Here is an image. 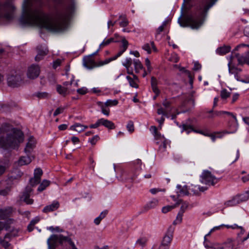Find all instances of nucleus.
I'll use <instances>...</instances> for the list:
<instances>
[{
  "label": "nucleus",
  "instance_id": "nucleus-27",
  "mask_svg": "<svg viewBox=\"0 0 249 249\" xmlns=\"http://www.w3.org/2000/svg\"><path fill=\"white\" fill-rule=\"evenodd\" d=\"M158 201L157 199H154L148 202L144 207V209L145 211L153 209L158 205Z\"/></svg>",
  "mask_w": 249,
  "mask_h": 249
},
{
  "label": "nucleus",
  "instance_id": "nucleus-53",
  "mask_svg": "<svg viewBox=\"0 0 249 249\" xmlns=\"http://www.w3.org/2000/svg\"><path fill=\"white\" fill-rule=\"evenodd\" d=\"M117 58H118V56H117V55H116L115 56H114L113 57L107 58V59H106V60H104L103 63H104V65L107 64L108 63H109L110 62H111V61L116 59Z\"/></svg>",
  "mask_w": 249,
  "mask_h": 249
},
{
  "label": "nucleus",
  "instance_id": "nucleus-63",
  "mask_svg": "<svg viewBox=\"0 0 249 249\" xmlns=\"http://www.w3.org/2000/svg\"><path fill=\"white\" fill-rule=\"evenodd\" d=\"M39 221V218L38 217H36L35 219L31 220L30 224L31 225L35 226L36 224Z\"/></svg>",
  "mask_w": 249,
  "mask_h": 249
},
{
  "label": "nucleus",
  "instance_id": "nucleus-6",
  "mask_svg": "<svg viewBox=\"0 0 249 249\" xmlns=\"http://www.w3.org/2000/svg\"><path fill=\"white\" fill-rule=\"evenodd\" d=\"M23 83V74L14 71L10 73L7 77V84L11 88H17Z\"/></svg>",
  "mask_w": 249,
  "mask_h": 249
},
{
  "label": "nucleus",
  "instance_id": "nucleus-47",
  "mask_svg": "<svg viewBox=\"0 0 249 249\" xmlns=\"http://www.w3.org/2000/svg\"><path fill=\"white\" fill-rule=\"evenodd\" d=\"M114 41V39L113 38H110L107 40H104L100 45V47H103L105 46H107L110 43Z\"/></svg>",
  "mask_w": 249,
  "mask_h": 249
},
{
  "label": "nucleus",
  "instance_id": "nucleus-48",
  "mask_svg": "<svg viewBox=\"0 0 249 249\" xmlns=\"http://www.w3.org/2000/svg\"><path fill=\"white\" fill-rule=\"evenodd\" d=\"M65 107H58L55 111H54L53 113V116H56L58 115L59 114H61L63 112L64 110H65Z\"/></svg>",
  "mask_w": 249,
  "mask_h": 249
},
{
  "label": "nucleus",
  "instance_id": "nucleus-8",
  "mask_svg": "<svg viewBox=\"0 0 249 249\" xmlns=\"http://www.w3.org/2000/svg\"><path fill=\"white\" fill-rule=\"evenodd\" d=\"M249 199V191L245 193L237 195L234 197L232 199L227 202L229 206H234L240 202L245 201Z\"/></svg>",
  "mask_w": 249,
  "mask_h": 249
},
{
  "label": "nucleus",
  "instance_id": "nucleus-45",
  "mask_svg": "<svg viewBox=\"0 0 249 249\" xmlns=\"http://www.w3.org/2000/svg\"><path fill=\"white\" fill-rule=\"evenodd\" d=\"M126 128L129 132L130 133L134 131V123L132 121H129L126 125Z\"/></svg>",
  "mask_w": 249,
  "mask_h": 249
},
{
  "label": "nucleus",
  "instance_id": "nucleus-34",
  "mask_svg": "<svg viewBox=\"0 0 249 249\" xmlns=\"http://www.w3.org/2000/svg\"><path fill=\"white\" fill-rule=\"evenodd\" d=\"M177 188L179 190V195L185 196L188 195L189 194V192L186 186L182 187L181 185H178L177 186Z\"/></svg>",
  "mask_w": 249,
  "mask_h": 249
},
{
  "label": "nucleus",
  "instance_id": "nucleus-16",
  "mask_svg": "<svg viewBox=\"0 0 249 249\" xmlns=\"http://www.w3.org/2000/svg\"><path fill=\"white\" fill-rule=\"evenodd\" d=\"M37 54L35 57L36 61H39L42 60L44 57L48 54V50L47 48L42 46H38L36 48Z\"/></svg>",
  "mask_w": 249,
  "mask_h": 249
},
{
  "label": "nucleus",
  "instance_id": "nucleus-1",
  "mask_svg": "<svg viewBox=\"0 0 249 249\" xmlns=\"http://www.w3.org/2000/svg\"><path fill=\"white\" fill-rule=\"evenodd\" d=\"M73 9L74 6L71 5L65 12L56 10L49 15L44 13L40 7H23L24 20L29 25L52 31H59L65 28L68 17Z\"/></svg>",
  "mask_w": 249,
  "mask_h": 249
},
{
  "label": "nucleus",
  "instance_id": "nucleus-39",
  "mask_svg": "<svg viewBox=\"0 0 249 249\" xmlns=\"http://www.w3.org/2000/svg\"><path fill=\"white\" fill-rule=\"evenodd\" d=\"M150 131L154 135L156 139H159L160 137V134L157 131V128L155 126H152L150 128Z\"/></svg>",
  "mask_w": 249,
  "mask_h": 249
},
{
  "label": "nucleus",
  "instance_id": "nucleus-46",
  "mask_svg": "<svg viewBox=\"0 0 249 249\" xmlns=\"http://www.w3.org/2000/svg\"><path fill=\"white\" fill-rule=\"evenodd\" d=\"M118 102L117 100H108L105 103L106 106H116L118 104Z\"/></svg>",
  "mask_w": 249,
  "mask_h": 249
},
{
  "label": "nucleus",
  "instance_id": "nucleus-49",
  "mask_svg": "<svg viewBox=\"0 0 249 249\" xmlns=\"http://www.w3.org/2000/svg\"><path fill=\"white\" fill-rule=\"evenodd\" d=\"M142 48L143 50H144L145 51H146L147 53L148 54L151 53V48H150V44L149 43H145V44H144L142 46Z\"/></svg>",
  "mask_w": 249,
  "mask_h": 249
},
{
  "label": "nucleus",
  "instance_id": "nucleus-41",
  "mask_svg": "<svg viewBox=\"0 0 249 249\" xmlns=\"http://www.w3.org/2000/svg\"><path fill=\"white\" fill-rule=\"evenodd\" d=\"M126 79L128 80L129 85L131 87L135 88H137L138 87V85L136 82L129 76H127Z\"/></svg>",
  "mask_w": 249,
  "mask_h": 249
},
{
  "label": "nucleus",
  "instance_id": "nucleus-7",
  "mask_svg": "<svg viewBox=\"0 0 249 249\" xmlns=\"http://www.w3.org/2000/svg\"><path fill=\"white\" fill-rule=\"evenodd\" d=\"M218 181V179L215 178L212 173L208 170L203 171V184L206 186H203V191L208 189L211 186H214Z\"/></svg>",
  "mask_w": 249,
  "mask_h": 249
},
{
  "label": "nucleus",
  "instance_id": "nucleus-35",
  "mask_svg": "<svg viewBox=\"0 0 249 249\" xmlns=\"http://www.w3.org/2000/svg\"><path fill=\"white\" fill-rule=\"evenodd\" d=\"M230 95L231 93L228 92L226 89H223L220 91V97L223 100H226Z\"/></svg>",
  "mask_w": 249,
  "mask_h": 249
},
{
  "label": "nucleus",
  "instance_id": "nucleus-23",
  "mask_svg": "<svg viewBox=\"0 0 249 249\" xmlns=\"http://www.w3.org/2000/svg\"><path fill=\"white\" fill-rule=\"evenodd\" d=\"M217 0H206V4L203 7V18L209 9L212 7Z\"/></svg>",
  "mask_w": 249,
  "mask_h": 249
},
{
  "label": "nucleus",
  "instance_id": "nucleus-5",
  "mask_svg": "<svg viewBox=\"0 0 249 249\" xmlns=\"http://www.w3.org/2000/svg\"><path fill=\"white\" fill-rule=\"evenodd\" d=\"M16 7L12 2L7 1L3 4L0 3V19L4 18L11 19L14 17Z\"/></svg>",
  "mask_w": 249,
  "mask_h": 249
},
{
  "label": "nucleus",
  "instance_id": "nucleus-12",
  "mask_svg": "<svg viewBox=\"0 0 249 249\" xmlns=\"http://www.w3.org/2000/svg\"><path fill=\"white\" fill-rule=\"evenodd\" d=\"M94 55V54H92L84 57L83 61L84 67L88 69H92L93 68L96 67V63L93 59Z\"/></svg>",
  "mask_w": 249,
  "mask_h": 249
},
{
  "label": "nucleus",
  "instance_id": "nucleus-24",
  "mask_svg": "<svg viewBox=\"0 0 249 249\" xmlns=\"http://www.w3.org/2000/svg\"><path fill=\"white\" fill-rule=\"evenodd\" d=\"M181 202H182V200L179 199L178 200V201L176 202V203L174 205H172V206L167 205V206L163 207L162 208V212L163 213H166L171 211L172 209L178 207Z\"/></svg>",
  "mask_w": 249,
  "mask_h": 249
},
{
  "label": "nucleus",
  "instance_id": "nucleus-10",
  "mask_svg": "<svg viewBox=\"0 0 249 249\" xmlns=\"http://www.w3.org/2000/svg\"><path fill=\"white\" fill-rule=\"evenodd\" d=\"M40 72L39 66L37 65L33 64L29 67L27 72V76L29 79H34L39 76Z\"/></svg>",
  "mask_w": 249,
  "mask_h": 249
},
{
  "label": "nucleus",
  "instance_id": "nucleus-40",
  "mask_svg": "<svg viewBox=\"0 0 249 249\" xmlns=\"http://www.w3.org/2000/svg\"><path fill=\"white\" fill-rule=\"evenodd\" d=\"M41 179L36 177H34L30 180V183L32 186H35L38 184L40 182Z\"/></svg>",
  "mask_w": 249,
  "mask_h": 249
},
{
  "label": "nucleus",
  "instance_id": "nucleus-26",
  "mask_svg": "<svg viewBox=\"0 0 249 249\" xmlns=\"http://www.w3.org/2000/svg\"><path fill=\"white\" fill-rule=\"evenodd\" d=\"M231 47L229 46H224L217 49L216 53L220 55H224L230 52Z\"/></svg>",
  "mask_w": 249,
  "mask_h": 249
},
{
  "label": "nucleus",
  "instance_id": "nucleus-13",
  "mask_svg": "<svg viewBox=\"0 0 249 249\" xmlns=\"http://www.w3.org/2000/svg\"><path fill=\"white\" fill-rule=\"evenodd\" d=\"M174 231V228L172 226H169L165 235L163 238L161 244L169 246L173 238Z\"/></svg>",
  "mask_w": 249,
  "mask_h": 249
},
{
  "label": "nucleus",
  "instance_id": "nucleus-55",
  "mask_svg": "<svg viewBox=\"0 0 249 249\" xmlns=\"http://www.w3.org/2000/svg\"><path fill=\"white\" fill-rule=\"evenodd\" d=\"M128 24V21L125 18H124L123 19V21L120 23V26L123 27H125L127 26Z\"/></svg>",
  "mask_w": 249,
  "mask_h": 249
},
{
  "label": "nucleus",
  "instance_id": "nucleus-20",
  "mask_svg": "<svg viewBox=\"0 0 249 249\" xmlns=\"http://www.w3.org/2000/svg\"><path fill=\"white\" fill-rule=\"evenodd\" d=\"M59 206V203L58 201H54L51 205L46 206L43 209V212L45 213L54 211L57 210Z\"/></svg>",
  "mask_w": 249,
  "mask_h": 249
},
{
  "label": "nucleus",
  "instance_id": "nucleus-60",
  "mask_svg": "<svg viewBox=\"0 0 249 249\" xmlns=\"http://www.w3.org/2000/svg\"><path fill=\"white\" fill-rule=\"evenodd\" d=\"M61 62V60L59 59L54 61L53 63V68L56 69L58 66L60 65Z\"/></svg>",
  "mask_w": 249,
  "mask_h": 249
},
{
  "label": "nucleus",
  "instance_id": "nucleus-56",
  "mask_svg": "<svg viewBox=\"0 0 249 249\" xmlns=\"http://www.w3.org/2000/svg\"><path fill=\"white\" fill-rule=\"evenodd\" d=\"M171 103L169 101L167 100V99H165L162 103L163 106L166 109L169 108L170 105Z\"/></svg>",
  "mask_w": 249,
  "mask_h": 249
},
{
  "label": "nucleus",
  "instance_id": "nucleus-21",
  "mask_svg": "<svg viewBox=\"0 0 249 249\" xmlns=\"http://www.w3.org/2000/svg\"><path fill=\"white\" fill-rule=\"evenodd\" d=\"M88 128L87 125H84L79 123H76L71 126V129L80 133Z\"/></svg>",
  "mask_w": 249,
  "mask_h": 249
},
{
  "label": "nucleus",
  "instance_id": "nucleus-59",
  "mask_svg": "<svg viewBox=\"0 0 249 249\" xmlns=\"http://www.w3.org/2000/svg\"><path fill=\"white\" fill-rule=\"evenodd\" d=\"M100 125V119H99L95 124L90 125V127L91 128H95L98 127Z\"/></svg>",
  "mask_w": 249,
  "mask_h": 249
},
{
  "label": "nucleus",
  "instance_id": "nucleus-33",
  "mask_svg": "<svg viewBox=\"0 0 249 249\" xmlns=\"http://www.w3.org/2000/svg\"><path fill=\"white\" fill-rule=\"evenodd\" d=\"M179 70L182 73H184L186 75H187L189 78V82L191 84L193 83V78L191 74V73L189 71L185 69L183 67H178Z\"/></svg>",
  "mask_w": 249,
  "mask_h": 249
},
{
  "label": "nucleus",
  "instance_id": "nucleus-29",
  "mask_svg": "<svg viewBox=\"0 0 249 249\" xmlns=\"http://www.w3.org/2000/svg\"><path fill=\"white\" fill-rule=\"evenodd\" d=\"M132 60L131 58H126L125 60V62L123 63V65L124 66L127 71V73L129 74H132L133 72L131 71H130V67L132 64Z\"/></svg>",
  "mask_w": 249,
  "mask_h": 249
},
{
  "label": "nucleus",
  "instance_id": "nucleus-30",
  "mask_svg": "<svg viewBox=\"0 0 249 249\" xmlns=\"http://www.w3.org/2000/svg\"><path fill=\"white\" fill-rule=\"evenodd\" d=\"M122 42L123 50L120 51V52H119L118 53L116 54V55H117V56H118V57L120 56L123 54V53L125 51V50L127 49V47H128V42L125 39H124V38L123 39Z\"/></svg>",
  "mask_w": 249,
  "mask_h": 249
},
{
  "label": "nucleus",
  "instance_id": "nucleus-22",
  "mask_svg": "<svg viewBox=\"0 0 249 249\" xmlns=\"http://www.w3.org/2000/svg\"><path fill=\"white\" fill-rule=\"evenodd\" d=\"M100 123L101 125H103L108 129H113L115 128L114 123L110 121L102 118L100 119Z\"/></svg>",
  "mask_w": 249,
  "mask_h": 249
},
{
  "label": "nucleus",
  "instance_id": "nucleus-57",
  "mask_svg": "<svg viewBox=\"0 0 249 249\" xmlns=\"http://www.w3.org/2000/svg\"><path fill=\"white\" fill-rule=\"evenodd\" d=\"M77 91L78 93L84 95L87 92V89L85 88H82L79 89L77 90Z\"/></svg>",
  "mask_w": 249,
  "mask_h": 249
},
{
  "label": "nucleus",
  "instance_id": "nucleus-25",
  "mask_svg": "<svg viewBox=\"0 0 249 249\" xmlns=\"http://www.w3.org/2000/svg\"><path fill=\"white\" fill-rule=\"evenodd\" d=\"M56 91L59 94L64 96H66L67 94L69 93L68 88L62 87L60 85H56Z\"/></svg>",
  "mask_w": 249,
  "mask_h": 249
},
{
  "label": "nucleus",
  "instance_id": "nucleus-50",
  "mask_svg": "<svg viewBox=\"0 0 249 249\" xmlns=\"http://www.w3.org/2000/svg\"><path fill=\"white\" fill-rule=\"evenodd\" d=\"M36 96L39 98H46L48 97V93L47 92H38Z\"/></svg>",
  "mask_w": 249,
  "mask_h": 249
},
{
  "label": "nucleus",
  "instance_id": "nucleus-36",
  "mask_svg": "<svg viewBox=\"0 0 249 249\" xmlns=\"http://www.w3.org/2000/svg\"><path fill=\"white\" fill-rule=\"evenodd\" d=\"M183 215V214L182 213V212H178L176 219L173 221V225H176L180 224L182 221Z\"/></svg>",
  "mask_w": 249,
  "mask_h": 249
},
{
  "label": "nucleus",
  "instance_id": "nucleus-37",
  "mask_svg": "<svg viewBox=\"0 0 249 249\" xmlns=\"http://www.w3.org/2000/svg\"><path fill=\"white\" fill-rule=\"evenodd\" d=\"M209 115H208V117L209 118H212L215 116H219L223 114V111H213V109H212L210 110L208 112Z\"/></svg>",
  "mask_w": 249,
  "mask_h": 249
},
{
  "label": "nucleus",
  "instance_id": "nucleus-58",
  "mask_svg": "<svg viewBox=\"0 0 249 249\" xmlns=\"http://www.w3.org/2000/svg\"><path fill=\"white\" fill-rule=\"evenodd\" d=\"M99 139V138L98 136L96 135L94 136L91 139H90V142L92 144L94 145L96 143V142L98 141Z\"/></svg>",
  "mask_w": 249,
  "mask_h": 249
},
{
  "label": "nucleus",
  "instance_id": "nucleus-15",
  "mask_svg": "<svg viewBox=\"0 0 249 249\" xmlns=\"http://www.w3.org/2000/svg\"><path fill=\"white\" fill-rule=\"evenodd\" d=\"M36 142L33 137H30L26 144L24 151L26 154L32 155V153L36 147Z\"/></svg>",
  "mask_w": 249,
  "mask_h": 249
},
{
  "label": "nucleus",
  "instance_id": "nucleus-14",
  "mask_svg": "<svg viewBox=\"0 0 249 249\" xmlns=\"http://www.w3.org/2000/svg\"><path fill=\"white\" fill-rule=\"evenodd\" d=\"M35 159L34 155L26 154V156L20 157L17 161L18 166H21L30 164Z\"/></svg>",
  "mask_w": 249,
  "mask_h": 249
},
{
  "label": "nucleus",
  "instance_id": "nucleus-2",
  "mask_svg": "<svg viewBox=\"0 0 249 249\" xmlns=\"http://www.w3.org/2000/svg\"><path fill=\"white\" fill-rule=\"evenodd\" d=\"M178 18V22L182 27H190L193 29L199 28L202 22V8L201 4L196 6L191 15L184 14L183 18Z\"/></svg>",
  "mask_w": 249,
  "mask_h": 249
},
{
  "label": "nucleus",
  "instance_id": "nucleus-44",
  "mask_svg": "<svg viewBox=\"0 0 249 249\" xmlns=\"http://www.w3.org/2000/svg\"><path fill=\"white\" fill-rule=\"evenodd\" d=\"M42 174H43V172H42V170L40 168H36L35 170L34 177L41 179V177L42 175Z\"/></svg>",
  "mask_w": 249,
  "mask_h": 249
},
{
  "label": "nucleus",
  "instance_id": "nucleus-3",
  "mask_svg": "<svg viewBox=\"0 0 249 249\" xmlns=\"http://www.w3.org/2000/svg\"><path fill=\"white\" fill-rule=\"evenodd\" d=\"M233 54L237 58L239 64L247 63L249 65V45H238L232 52V55Z\"/></svg>",
  "mask_w": 249,
  "mask_h": 249
},
{
  "label": "nucleus",
  "instance_id": "nucleus-11",
  "mask_svg": "<svg viewBox=\"0 0 249 249\" xmlns=\"http://www.w3.org/2000/svg\"><path fill=\"white\" fill-rule=\"evenodd\" d=\"M217 249H236L235 241L231 238L228 239L222 244H218L214 246Z\"/></svg>",
  "mask_w": 249,
  "mask_h": 249
},
{
  "label": "nucleus",
  "instance_id": "nucleus-32",
  "mask_svg": "<svg viewBox=\"0 0 249 249\" xmlns=\"http://www.w3.org/2000/svg\"><path fill=\"white\" fill-rule=\"evenodd\" d=\"M133 64L134 65L135 70L136 73L139 72L143 68V66L139 60H134Z\"/></svg>",
  "mask_w": 249,
  "mask_h": 249
},
{
  "label": "nucleus",
  "instance_id": "nucleus-62",
  "mask_svg": "<svg viewBox=\"0 0 249 249\" xmlns=\"http://www.w3.org/2000/svg\"><path fill=\"white\" fill-rule=\"evenodd\" d=\"M108 213V211L107 210H105L103 212H102L100 215L99 216V217H100V218H101L102 220L103 219H104L107 215V214Z\"/></svg>",
  "mask_w": 249,
  "mask_h": 249
},
{
  "label": "nucleus",
  "instance_id": "nucleus-28",
  "mask_svg": "<svg viewBox=\"0 0 249 249\" xmlns=\"http://www.w3.org/2000/svg\"><path fill=\"white\" fill-rule=\"evenodd\" d=\"M11 212L12 209L11 208L0 210V217L4 219L6 218Z\"/></svg>",
  "mask_w": 249,
  "mask_h": 249
},
{
  "label": "nucleus",
  "instance_id": "nucleus-17",
  "mask_svg": "<svg viewBox=\"0 0 249 249\" xmlns=\"http://www.w3.org/2000/svg\"><path fill=\"white\" fill-rule=\"evenodd\" d=\"M219 229V227H215L212 229L211 231L206 234L204 237V241L203 242V244L205 246V247L207 249H215L214 247L216 245L218 244V243H211L208 239V236L211 234V233L214 231L215 230H217Z\"/></svg>",
  "mask_w": 249,
  "mask_h": 249
},
{
  "label": "nucleus",
  "instance_id": "nucleus-54",
  "mask_svg": "<svg viewBox=\"0 0 249 249\" xmlns=\"http://www.w3.org/2000/svg\"><path fill=\"white\" fill-rule=\"evenodd\" d=\"M183 130L187 131V132L188 133L190 132L191 131H194L193 128L189 125H183Z\"/></svg>",
  "mask_w": 249,
  "mask_h": 249
},
{
  "label": "nucleus",
  "instance_id": "nucleus-42",
  "mask_svg": "<svg viewBox=\"0 0 249 249\" xmlns=\"http://www.w3.org/2000/svg\"><path fill=\"white\" fill-rule=\"evenodd\" d=\"M179 204H181V206L180 209V211H179V212H182V213L183 214L185 212V211H186V210L188 207V203H187L186 202H183L182 200V202Z\"/></svg>",
  "mask_w": 249,
  "mask_h": 249
},
{
  "label": "nucleus",
  "instance_id": "nucleus-52",
  "mask_svg": "<svg viewBox=\"0 0 249 249\" xmlns=\"http://www.w3.org/2000/svg\"><path fill=\"white\" fill-rule=\"evenodd\" d=\"M201 65L198 62H194V66L193 68V70L195 71H197L201 69Z\"/></svg>",
  "mask_w": 249,
  "mask_h": 249
},
{
  "label": "nucleus",
  "instance_id": "nucleus-19",
  "mask_svg": "<svg viewBox=\"0 0 249 249\" xmlns=\"http://www.w3.org/2000/svg\"><path fill=\"white\" fill-rule=\"evenodd\" d=\"M32 189L31 188L27 189V190L23 193L21 197V200L26 202L27 204H31L33 203V200L30 199V194L32 192Z\"/></svg>",
  "mask_w": 249,
  "mask_h": 249
},
{
  "label": "nucleus",
  "instance_id": "nucleus-64",
  "mask_svg": "<svg viewBox=\"0 0 249 249\" xmlns=\"http://www.w3.org/2000/svg\"><path fill=\"white\" fill-rule=\"evenodd\" d=\"M244 33L245 36L249 37V26H246L245 27Z\"/></svg>",
  "mask_w": 249,
  "mask_h": 249
},
{
  "label": "nucleus",
  "instance_id": "nucleus-31",
  "mask_svg": "<svg viewBox=\"0 0 249 249\" xmlns=\"http://www.w3.org/2000/svg\"><path fill=\"white\" fill-rule=\"evenodd\" d=\"M50 184V181L49 180L44 179L41 183L39 187H38L37 190L39 192H42L47 187L49 186Z\"/></svg>",
  "mask_w": 249,
  "mask_h": 249
},
{
  "label": "nucleus",
  "instance_id": "nucleus-51",
  "mask_svg": "<svg viewBox=\"0 0 249 249\" xmlns=\"http://www.w3.org/2000/svg\"><path fill=\"white\" fill-rule=\"evenodd\" d=\"M10 191V188L7 187L2 190L0 191V195L3 196H6L9 194Z\"/></svg>",
  "mask_w": 249,
  "mask_h": 249
},
{
  "label": "nucleus",
  "instance_id": "nucleus-61",
  "mask_svg": "<svg viewBox=\"0 0 249 249\" xmlns=\"http://www.w3.org/2000/svg\"><path fill=\"white\" fill-rule=\"evenodd\" d=\"M102 112L106 115L108 116L109 114V110L106 109L103 106L101 107Z\"/></svg>",
  "mask_w": 249,
  "mask_h": 249
},
{
  "label": "nucleus",
  "instance_id": "nucleus-43",
  "mask_svg": "<svg viewBox=\"0 0 249 249\" xmlns=\"http://www.w3.org/2000/svg\"><path fill=\"white\" fill-rule=\"evenodd\" d=\"M147 241V239L145 237H142L139 239L136 243L142 247H144Z\"/></svg>",
  "mask_w": 249,
  "mask_h": 249
},
{
  "label": "nucleus",
  "instance_id": "nucleus-18",
  "mask_svg": "<svg viewBox=\"0 0 249 249\" xmlns=\"http://www.w3.org/2000/svg\"><path fill=\"white\" fill-rule=\"evenodd\" d=\"M151 85L152 90L155 94V95L153 97V99L155 100L157 96L160 94V90L157 87L158 81L156 78L153 76L151 78Z\"/></svg>",
  "mask_w": 249,
  "mask_h": 249
},
{
  "label": "nucleus",
  "instance_id": "nucleus-9",
  "mask_svg": "<svg viewBox=\"0 0 249 249\" xmlns=\"http://www.w3.org/2000/svg\"><path fill=\"white\" fill-rule=\"evenodd\" d=\"M229 71L230 73L234 74V77L238 81H241L245 83H249V78L246 80H243L240 78L239 73L241 71L240 69L235 67L232 63V61L231 60L228 63Z\"/></svg>",
  "mask_w": 249,
  "mask_h": 249
},
{
  "label": "nucleus",
  "instance_id": "nucleus-4",
  "mask_svg": "<svg viewBox=\"0 0 249 249\" xmlns=\"http://www.w3.org/2000/svg\"><path fill=\"white\" fill-rule=\"evenodd\" d=\"M64 242H68L71 246L72 249H77L70 238L61 234L53 235L48 239V249H55L57 242L62 244Z\"/></svg>",
  "mask_w": 249,
  "mask_h": 249
},
{
  "label": "nucleus",
  "instance_id": "nucleus-38",
  "mask_svg": "<svg viewBox=\"0 0 249 249\" xmlns=\"http://www.w3.org/2000/svg\"><path fill=\"white\" fill-rule=\"evenodd\" d=\"M169 19H167L163 22L162 25L160 26L157 30V35L160 34V33L164 30L165 27L166 26V25L169 22Z\"/></svg>",
  "mask_w": 249,
  "mask_h": 249
}]
</instances>
